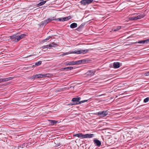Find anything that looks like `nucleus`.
<instances>
[{
    "instance_id": "f257e3e1",
    "label": "nucleus",
    "mask_w": 149,
    "mask_h": 149,
    "mask_svg": "<svg viewBox=\"0 0 149 149\" xmlns=\"http://www.w3.org/2000/svg\"><path fill=\"white\" fill-rule=\"evenodd\" d=\"M87 60H86L85 59H83L82 60L78 61H72L66 63V65H74L77 64H80L82 63H84L85 62H87Z\"/></svg>"
},
{
    "instance_id": "f03ea898",
    "label": "nucleus",
    "mask_w": 149,
    "mask_h": 149,
    "mask_svg": "<svg viewBox=\"0 0 149 149\" xmlns=\"http://www.w3.org/2000/svg\"><path fill=\"white\" fill-rule=\"evenodd\" d=\"M54 20V17H52L41 22L39 24V25L41 27H42L43 26H45L48 23Z\"/></svg>"
},
{
    "instance_id": "7ed1b4c3",
    "label": "nucleus",
    "mask_w": 149,
    "mask_h": 149,
    "mask_svg": "<svg viewBox=\"0 0 149 149\" xmlns=\"http://www.w3.org/2000/svg\"><path fill=\"white\" fill-rule=\"evenodd\" d=\"M96 114L101 117H103L105 116L108 114V112L107 111H103L98 112Z\"/></svg>"
},
{
    "instance_id": "20e7f679",
    "label": "nucleus",
    "mask_w": 149,
    "mask_h": 149,
    "mask_svg": "<svg viewBox=\"0 0 149 149\" xmlns=\"http://www.w3.org/2000/svg\"><path fill=\"white\" fill-rule=\"evenodd\" d=\"M89 51V49H85L84 50H80L77 51H75L73 52V53L77 54H80L81 53L85 54L88 52Z\"/></svg>"
},
{
    "instance_id": "39448f33",
    "label": "nucleus",
    "mask_w": 149,
    "mask_h": 149,
    "mask_svg": "<svg viewBox=\"0 0 149 149\" xmlns=\"http://www.w3.org/2000/svg\"><path fill=\"white\" fill-rule=\"evenodd\" d=\"M148 43H149V39L138 41L135 42L136 43L141 44H146Z\"/></svg>"
},
{
    "instance_id": "423d86ee",
    "label": "nucleus",
    "mask_w": 149,
    "mask_h": 149,
    "mask_svg": "<svg viewBox=\"0 0 149 149\" xmlns=\"http://www.w3.org/2000/svg\"><path fill=\"white\" fill-rule=\"evenodd\" d=\"M43 76L42 75V74H36L35 75H33V76L31 77V79H37L40 78H43Z\"/></svg>"
},
{
    "instance_id": "0eeeda50",
    "label": "nucleus",
    "mask_w": 149,
    "mask_h": 149,
    "mask_svg": "<svg viewBox=\"0 0 149 149\" xmlns=\"http://www.w3.org/2000/svg\"><path fill=\"white\" fill-rule=\"evenodd\" d=\"M17 34L13 35L10 36V38L13 42H17Z\"/></svg>"
},
{
    "instance_id": "6e6552de",
    "label": "nucleus",
    "mask_w": 149,
    "mask_h": 149,
    "mask_svg": "<svg viewBox=\"0 0 149 149\" xmlns=\"http://www.w3.org/2000/svg\"><path fill=\"white\" fill-rule=\"evenodd\" d=\"M85 25V23H82L78 28L76 29V30L79 31H81L82 30L83 28L84 27Z\"/></svg>"
},
{
    "instance_id": "1a4fd4ad",
    "label": "nucleus",
    "mask_w": 149,
    "mask_h": 149,
    "mask_svg": "<svg viewBox=\"0 0 149 149\" xmlns=\"http://www.w3.org/2000/svg\"><path fill=\"white\" fill-rule=\"evenodd\" d=\"M94 136L93 134H84V139L86 138H91Z\"/></svg>"
},
{
    "instance_id": "9d476101",
    "label": "nucleus",
    "mask_w": 149,
    "mask_h": 149,
    "mask_svg": "<svg viewBox=\"0 0 149 149\" xmlns=\"http://www.w3.org/2000/svg\"><path fill=\"white\" fill-rule=\"evenodd\" d=\"M94 142L95 145L99 147L101 145V142L100 141L97 139L94 140Z\"/></svg>"
},
{
    "instance_id": "9b49d317",
    "label": "nucleus",
    "mask_w": 149,
    "mask_h": 149,
    "mask_svg": "<svg viewBox=\"0 0 149 149\" xmlns=\"http://www.w3.org/2000/svg\"><path fill=\"white\" fill-rule=\"evenodd\" d=\"M87 101H88L87 100H84L81 101L80 102H79L78 103H75V102L72 103H70V104L71 105H75V104H81L82 103L86 102Z\"/></svg>"
},
{
    "instance_id": "f8f14e48",
    "label": "nucleus",
    "mask_w": 149,
    "mask_h": 149,
    "mask_svg": "<svg viewBox=\"0 0 149 149\" xmlns=\"http://www.w3.org/2000/svg\"><path fill=\"white\" fill-rule=\"evenodd\" d=\"M74 136H77L79 138H80L82 139H84V134L81 133L76 134L74 135Z\"/></svg>"
},
{
    "instance_id": "ddd939ff",
    "label": "nucleus",
    "mask_w": 149,
    "mask_h": 149,
    "mask_svg": "<svg viewBox=\"0 0 149 149\" xmlns=\"http://www.w3.org/2000/svg\"><path fill=\"white\" fill-rule=\"evenodd\" d=\"M77 26V24L75 23H73L71 24L70 25V27L71 28L73 29L76 28Z\"/></svg>"
},
{
    "instance_id": "4468645a",
    "label": "nucleus",
    "mask_w": 149,
    "mask_h": 149,
    "mask_svg": "<svg viewBox=\"0 0 149 149\" xmlns=\"http://www.w3.org/2000/svg\"><path fill=\"white\" fill-rule=\"evenodd\" d=\"M113 65L115 68H118L120 67V63L119 62H114Z\"/></svg>"
},
{
    "instance_id": "2eb2a0df",
    "label": "nucleus",
    "mask_w": 149,
    "mask_h": 149,
    "mask_svg": "<svg viewBox=\"0 0 149 149\" xmlns=\"http://www.w3.org/2000/svg\"><path fill=\"white\" fill-rule=\"evenodd\" d=\"M80 97L74 98L72 99V101L73 102H79L80 100Z\"/></svg>"
},
{
    "instance_id": "dca6fc26",
    "label": "nucleus",
    "mask_w": 149,
    "mask_h": 149,
    "mask_svg": "<svg viewBox=\"0 0 149 149\" xmlns=\"http://www.w3.org/2000/svg\"><path fill=\"white\" fill-rule=\"evenodd\" d=\"M145 16V15L144 14H141L136 16L137 19H141L143 18Z\"/></svg>"
},
{
    "instance_id": "f3484780",
    "label": "nucleus",
    "mask_w": 149,
    "mask_h": 149,
    "mask_svg": "<svg viewBox=\"0 0 149 149\" xmlns=\"http://www.w3.org/2000/svg\"><path fill=\"white\" fill-rule=\"evenodd\" d=\"M57 44L54 43V42H52L51 44L49 45L48 46V45L46 46H43V47H55V46H56Z\"/></svg>"
},
{
    "instance_id": "a211bd4d",
    "label": "nucleus",
    "mask_w": 149,
    "mask_h": 149,
    "mask_svg": "<svg viewBox=\"0 0 149 149\" xmlns=\"http://www.w3.org/2000/svg\"><path fill=\"white\" fill-rule=\"evenodd\" d=\"M120 26H117L116 27L113 28L112 29V31H117L119 30L120 29H121Z\"/></svg>"
},
{
    "instance_id": "6ab92c4d",
    "label": "nucleus",
    "mask_w": 149,
    "mask_h": 149,
    "mask_svg": "<svg viewBox=\"0 0 149 149\" xmlns=\"http://www.w3.org/2000/svg\"><path fill=\"white\" fill-rule=\"evenodd\" d=\"M50 38H52V37L49 36L47 37L46 38L43 40L42 41L43 42H45L49 40Z\"/></svg>"
},
{
    "instance_id": "aec40b11",
    "label": "nucleus",
    "mask_w": 149,
    "mask_h": 149,
    "mask_svg": "<svg viewBox=\"0 0 149 149\" xmlns=\"http://www.w3.org/2000/svg\"><path fill=\"white\" fill-rule=\"evenodd\" d=\"M86 74L87 75L91 76L93 75L94 73L91 71H89L87 72Z\"/></svg>"
},
{
    "instance_id": "412c9836",
    "label": "nucleus",
    "mask_w": 149,
    "mask_h": 149,
    "mask_svg": "<svg viewBox=\"0 0 149 149\" xmlns=\"http://www.w3.org/2000/svg\"><path fill=\"white\" fill-rule=\"evenodd\" d=\"M63 19V17L62 18H58L57 19H55L54 18V20H58L59 21H62V22H64L65 21Z\"/></svg>"
},
{
    "instance_id": "4be33fe9",
    "label": "nucleus",
    "mask_w": 149,
    "mask_h": 149,
    "mask_svg": "<svg viewBox=\"0 0 149 149\" xmlns=\"http://www.w3.org/2000/svg\"><path fill=\"white\" fill-rule=\"evenodd\" d=\"M81 4L85 6L87 4L86 0H82L80 1Z\"/></svg>"
},
{
    "instance_id": "5701e85b",
    "label": "nucleus",
    "mask_w": 149,
    "mask_h": 149,
    "mask_svg": "<svg viewBox=\"0 0 149 149\" xmlns=\"http://www.w3.org/2000/svg\"><path fill=\"white\" fill-rule=\"evenodd\" d=\"M47 1H45L41 2L38 4V5L39 6H42L45 4L46 2Z\"/></svg>"
},
{
    "instance_id": "b1692460",
    "label": "nucleus",
    "mask_w": 149,
    "mask_h": 149,
    "mask_svg": "<svg viewBox=\"0 0 149 149\" xmlns=\"http://www.w3.org/2000/svg\"><path fill=\"white\" fill-rule=\"evenodd\" d=\"M41 64V61H39L36 63L33 66V67H35L36 66H38L40 65Z\"/></svg>"
},
{
    "instance_id": "393cba45",
    "label": "nucleus",
    "mask_w": 149,
    "mask_h": 149,
    "mask_svg": "<svg viewBox=\"0 0 149 149\" xmlns=\"http://www.w3.org/2000/svg\"><path fill=\"white\" fill-rule=\"evenodd\" d=\"M71 18V17L70 16H69L68 17H64V19H64L65 21H66L70 19Z\"/></svg>"
},
{
    "instance_id": "a878e982",
    "label": "nucleus",
    "mask_w": 149,
    "mask_h": 149,
    "mask_svg": "<svg viewBox=\"0 0 149 149\" xmlns=\"http://www.w3.org/2000/svg\"><path fill=\"white\" fill-rule=\"evenodd\" d=\"M42 50L43 51H45L47 50L48 49H50L49 47H42Z\"/></svg>"
},
{
    "instance_id": "bb28decb",
    "label": "nucleus",
    "mask_w": 149,
    "mask_h": 149,
    "mask_svg": "<svg viewBox=\"0 0 149 149\" xmlns=\"http://www.w3.org/2000/svg\"><path fill=\"white\" fill-rule=\"evenodd\" d=\"M17 42H18L19 40H20V39H22V38H21L20 36H19L18 35V34H17Z\"/></svg>"
},
{
    "instance_id": "cd10ccee",
    "label": "nucleus",
    "mask_w": 149,
    "mask_h": 149,
    "mask_svg": "<svg viewBox=\"0 0 149 149\" xmlns=\"http://www.w3.org/2000/svg\"><path fill=\"white\" fill-rule=\"evenodd\" d=\"M87 4H89L92 2L93 0H86Z\"/></svg>"
},
{
    "instance_id": "c85d7f7f",
    "label": "nucleus",
    "mask_w": 149,
    "mask_h": 149,
    "mask_svg": "<svg viewBox=\"0 0 149 149\" xmlns=\"http://www.w3.org/2000/svg\"><path fill=\"white\" fill-rule=\"evenodd\" d=\"M19 36H20L21 38L22 39L24 38L25 36H26V35L25 34H22L19 35Z\"/></svg>"
},
{
    "instance_id": "c756f323",
    "label": "nucleus",
    "mask_w": 149,
    "mask_h": 149,
    "mask_svg": "<svg viewBox=\"0 0 149 149\" xmlns=\"http://www.w3.org/2000/svg\"><path fill=\"white\" fill-rule=\"evenodd\" d=\"M50 121H51V124L52 125H53L54 124L56 123L57 122L55 120H51Z\"/></svg>"
},
{
    "instance_id": "7c9ffc66",
    "label": "nucleus",
    "mask_w": 149,
    "mask_h": 149,
    "mask_svg": "<svg viewBox=\"0 0 149 149\" xmlns=\"http://www.w3.org/2000/svg\"><path fill=\"white\" fill-rule=\"evenodd\" d=\"M8 81V78L2 79V82H4Z\"/></svg>"
},
{
    "instance_id": "2f4dec72",
    "label": "nucleus",
    "mask_w": 149,
    "mask_h": 149,
    "mask_svg": "<svg viewBox=\"0 0 149 149\" xmlns=\"http://www.w3.org/2000/svg\"><path fill=\"white\" fill-rule=\"evenodd\" d=\"M149 100V97H148L146 99H145L144 100V102H148Z\"/></svg>"
},
{
    "instance_id": "473e14b6",
    "label": "nucleus",
    "mask_w": 149,
    "mask_h": 149,
    "mask_svg": "<svg viewBox=\"0 0 149 149\" xmlns=\"http://www.w3.org/2000/svg\"><path fill=\"white\" fill-rule=\"evenodd\" d=\"M131 19L132 20H137V19L136 17H132L131 18Z\"/></svg>"
},
{
    "instance_id": "72a5a7b5",
    "label": "nucleus",
    "mask_w": 149,
    "mask_h": 149,
    "mask_svg": "<svg viewBox=\"0 0 149 149\" xmlns=\"http://www.w3.org/2000/svg\"><path fill=\"white\" fill-rule=\"evenodd\" d=\"M49 74H42V75L43 76V78L46 77H49Z\"/></svg>"
},
{
    "instance_id": "f704fd0d",
    "label": "nucleus",
    "mask_w": 149,
    "mask_h": 149,
    "mask_svg": "<svg viewBox=\"0 0 149 149\" xmlns=\"http://www.w3.org/2000/svg\"><path fill=\"white\" fill-rule=\"evenodd\" d=\"M145 75L146 76H149V71L145 73Z\"/></svg>"
},
{
    "instance_id": "c9c22d12",
    "label": "nucleus",
    "mask_w": 149,
    "mask_h": 149,
    "mask_svg": "<svg viewBox=\"0 0 149 149\" xmlns=\"http://www.w3.org/2000/svg\"><path fill=\"white\" fill-rule=\"evenodd\" d=\"M8 78V81L12 79L13 78V77H9Z\"/></svg>"
},
{
    "instance_id": "e433bc0d",
    "label": "nucleus",
    "mask_w": 149,
    "mask_h": 149,
    "mask_svg": "<svg viewBox=\"0 0 149 149\" xmlns=\"http://www.w3.org/2000/svg\"><path fill=\"white\" fill-rule=\"evenodd\" d=\"M66 68H67V69H69L70 70H71L73 69V67H66Z\"/></svg>"
},
{
    "instance_id": "4c0bfd02",
    "label": "nucleus",
    "mask_w": 149,
    "mask_h": 149,
    "mask_svg": "<svg viewBox=\"0 0 149 149\" xmlns=\"http://www.w3.org/2000/svg\"><path fill=\"white\" fill-rule=\"evenodd\" d=\"M67 68H62L61 69V70H65V69H67Z\"/></svg>"
},
{
    "instance_id": "58836bf2",
    "label": "nucleus",
    "mask_w": 149,
    "mask_h": 149,
    "mask_svg": "<svg viewBox=\"0 0 149 149\" xmlns=\"http://www.w3.org/2000/svg\"><path fill=\"white\" fill-rule=\"evenodd\" d=\"M57 36L56 35H52V36H50L52 37V38H54V36Z\"/></svg>"
},
{
    "instance_id": "ea45409f",
    "label": "nucleus",
    "mask_w": 149,
    "mask_h": 149,
    "mask_svg": "<svg viewBox=\"0 0 149 149\" xmlns=\"http://www.w3.org/2000/svg\"><path fill=\"white\" fill-rule=\"evenodd\" d=\"M69 54V53H64V54H62V56H63V55H66V54Z\"/></svg>"
},
{
    "instance_id": "a19ab883",
    "label": "nucleus",
    "mask_w": 149,
    "mask_h": 149,
    "mask_svg": "<svg viewBox=\"0 0 149 149\" xmlns=\"http://www.w3.org/2000/svg\"><path fill=\"white\" fill-rule=\"evenodd\" d=\"M104 95V94H102V95H99L98 96H102V95Z\"/></svg>"
},
{
    "instance_id": "79ce46f5",
    "label": "nucleus",
    "mask_w": 149,
    "mask_h": 149,
    "mask_svg": "<svg viewBox=\"0 0 149 149\" xmlns=\"http://www.w3.org/2000/svg\"><path fill=\"white\" fill-rule=\"evenodd\" d=\"M2 82V79H0V83Z\"/></svg>"
},
{
    "instance_id": "37998d69",
    "label": "nucleus",
    "mask_w": 149,
    "mask_h": 149,
    "mask_svg": "<svg viewBox=\"0 0 149 149\" xmlns=\"http://www.w3.org/2000/svg\"><path fill=\"white\" fill-rule=\"evenodd\" d=\"M49 32H50V31L48 32V33H47V34H48Z\"/></svg>"
},
{
    "instance_id": "c03bdc74",
    "label": "nucleus",
    "mask_w": 149,
    "mask_h": 149,
    "mask_svg": "<svg viewBox=\"0 0 149 149\" xmlns=\"http://www.w3.org/2000/svg\"><path fill=\"white\" fill-rule=\"evenodd\" d=\"M118 97V96H116V98H117V97Z\"/></svg>"
},
{
    "instance_id": "a18cd8bd",
    "label": "nucleus",
    "mask_w": 149,
    "mask_h": 149,
    "mask_svg": "<svg viewBox=\"0 0 149 149\" xmlns=\"http://www.w3.org/2000/svg\"><path fill=\"white\" fill-rule=\"evenodd\" d=\"M43 0H41V1H43Z\"/></svg>"
}]
</instances>
